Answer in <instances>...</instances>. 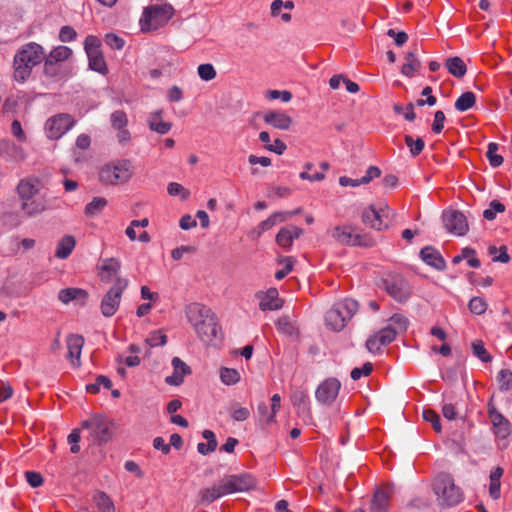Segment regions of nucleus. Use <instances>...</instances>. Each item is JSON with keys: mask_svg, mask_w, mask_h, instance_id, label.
<instances>
[{"mask_svg": "<svg viewBox=\"0 0 512 512\" xmlns=\"http://www.w3.org/2000/svg\"><path fill=\"white\" fill-rule=\"evenodd\" d=\"M487 414L492 424L494 434L500 439H506L511 434V424L509 420L497 410L493 396H491L487 402Z\"/></svg>", "mask_w": 512, "mask_h": 512, "instance_id": "10", "label": "nucleus"}, {"mask_svg": "<svg viewBox=\"0 0 512 512\" xmlns=\"http://www.w3.org/2000/svg\"><path fill=\"white\" fill-rule=\"evenodd\" d=\"M433 490L442 506H454L463 500L461 489L455 485L453 477L448 473H441L435 478Z\"/></svg>", "mask_w": 512, "mask_h": 512, "instance_id": "3", "label": "nucleus"}, {"mask_svg": "<svg viewBox=\"0 0 512 512\" xmlns=\"http://www.w3.org/2000/svg\"><path fill=\"white\" fill-rule=\"evenodd\" d=\"M443 223L450 233L457 236H464L469 230L466 216L456 210L445 212L443 214Z\"/></svg>", "mask_w": 512, "mask_h": 512, "instance_id": "12", "label": "nucleus"}, {"mask_svg": "<svg viewBox=\"0 0 512 512\" xmlns=\"http://www.w3.org/2000/svg\"><path fill=\"white\" fill-rule=\"evenodd\" d=\"M127 285L126 279L116 278L114 285L104 295L100 304L101 313L104 317H112L117 312Z\"/></svg>", "mask_w": 512, "mask_h": 512, "instance_id": "7", "label": "nucleus"}, {"mask_svg": "<svg viewBox=\"0 0 512 512\" xmlns=\"http://www.w3.org/2000/svg\"><path fill=\"white\" fill-rule=\"evenodd\" d=\"M473 354L478 357L482 362H490L491 356L484 347L482 341H475L472 343Z\"/></svg>", "mask_w": 512, "mask_h": 512, "instance_id": "53", "label": "nucleus"}, {"mask_svg": "<svg viewBox=\"0 0 512 512\" xmlns=\"http://www.w3.org/2000/svg\"><path fill=\"white\" fill-rule=\"evenodd\" d=\"M20 210L26 217H34L46 210V200L38 196L29 200L21 201Z\"/></svg>", "mask_w": 512, "mask_h": 512, "instance_id": "28", "label": "nucleus"}, {"mask_svg": "<svg viewBox=\"0 0 512 512\" xmlns=\"http://www.w3.org/2000/svg\"><path fill=\"white\" fill-rule=\"evenodd\" d=\"M257 297L260 299L259 308L262 311L279 310L283 306V301L279 298L276 288H270L266 292H259Z\"/></svg>", "mask_w": 512, "mask_h": 512, "instance_id": "22", "label": "nucleus"}, {"mask_svg": "<svg viewBox=\"0 0 512 512\" xmlns=\"http://www.w3.org/2000/svg\"><path fill=\"white\" fill-rule=\"evenodd\" d=\"M377 334L380 337V344L388 345L396 338V330L392 329V326L384 327Z\"/></svg>", "mask_w": 512, "mask_h": 512, "instance_id": "54", "label": "nucleus"}, {"mask_svg": "<svg viewBox=\"0 0 512 512\" xmlns=\"http://www.w3.org/2000/svg\"><path fill=\"white\" fill-rule=\"evenodd\" d=\"M497 380L499 388L502 391H508L512 388V371L509 369H502L498 373Z\"/></svg>", "mask_w": 512, "mask_h": 512, "instance_id": "49", "label": "nucleus"}, {"mask_svg": "<svg viewBox=\"0 0 512 512\" xmlns=\"http://www.w3.org/2000/svg\"><path fill=\"white\" fill-rule=\"evenodd\" d=\"M271 413L266 418V424L275 422L276 414L281 408V397L279 394H274L271 398Z\"/></svg>", "mask_w": 512, "mask_h": 512, "instance_id": "55", "label": "nucleus"}, {"mask_svg": "<svg viewBox=\"0 0 512 512\" xmlns=\"http://www.w3.org/2000/svg\"><path fill=\"white\" fill-rule=\"evenodd\" d=\"M263 119L268 125L280 130H288L293 122L289 115L279 111L267 112Z\"/></svg>", "mask_w": 512, "mask_h": 512, "instance_id": "29", "label": "nucleus"}, {"mask_svg": "<svg viewBox=\"0 0 512 512\" xmlns=\"http://www.w3.org/2000/svg\"><path fill=\"white\" fill-rule=\"evenodd\" d=\"M362 221L365 225L378 231L388 227V223L383 220V215L373 205L363 211Z\"/></svg>", "mask_w": 512, "mask_h": 512, "instance_id": "25", "label": "nucleus"}, {"mask_svg": "<svg viewBox=\"0 0 512 512\" xmlns=\"http://www.w3.org/2000/svg\"><path fill=\"white\" fill-rule=\"evenodd\" d=\"M86 297L87 292L80 288H65L58 293V299L65 304L75 299H86Z\"/></svg>", "mask_w": 512, "mask_h": 512, "instance_id": "36", "label": "nucleus"}, {"mask_svg": "<svg viewBox=\"0 0 512 512\" xmlns=\"http://www.w3.org/2000/svg\"><path fill=\"white\" fill-rule=\"evenodd\" d=\"M499 146L497 143L491 142L488 144L486 157L492 167H499L503 163V157L497 154Z\"/></svg>", "mask_w": 512, "mask_h": 512, "instance_id": "45", "label": "nucleus"}, {"mask_svg": "<svg viewBox=\"0 0 512 512\" xmlns=\"http://www.w3.org/2000/svg\"><path fill=\"white\" fill-rule=\"evenodd\" d=\"M199 77L204 81H211L216 77V70L212 64H201L197 68Z\"/></svg>", "mask_w": 512, "mask_h": 512, "instance_id": "51", "label": "nucleus"}, {"mask_svg": "<svg viewBox=\"0 0 512 512\" xmlns=\"http://www.w3.org/2000/svg\"><path fill=\"white\" fill-rule=\"evenodd\" d=\"M420 258L427 265L436 270L443 271L446 268V262L438 250L432 246H426L420 251Z\"/></svg>", "mask_w": 512, "mask_h": 512, "instance_id": "26", "label": "nucleus"}, {"mask_svg": "<svg viewBox=\"0 0 512 512\" xmlns=\"http://www.w3.org/2000/svg\"><path fill=\"white\" fill-rule=\"evenodd\" d=\"M89 59V67L90 69L99 72L101 74H105L107 72V66L104 59V56L101 51L99 52H89L87 54Z\"/></svg>", "mask_w": 512, "mask_h": 512, "instance_id": "38", "label": "nucleus"}, {"mask_svg": "<svg viewBox=\"0 0 512 512\" xmlns=\"http://www.w3.org/2000/svg\"><path fill=\"white\" fill-rule=\"evenodd\" d=\"M291 402L294 408L296 409V413L299 417H301L304 421L311 420V410L309 405V396L303 390H294L291 393Z\"/></svg>", "mask_w": 512, "mask_h": 512, "instance_id": "18", "label": "nucleus"}, {"mask_svg": "<svg viewBox=\"0 0 512 512\" xmlns=\"http://www.w3.org/2000/svg\"><path fill=\"white\" fill-rule=\"evenodd\" d=\"M105 42L110 48L116 50H121L125 45V41L114 33L107 34L105 36Z\"/></svg>", "mask_w": 512, "mask_h": 512, "instance_id": "60", "label": "nucleus"}, {"mask_svg": "<svg viewBox=\"0 0 512 512\" xmlns=\"http://www.w3.org/2000/svg\"><path fill=\"white\" fill-rule=\"evenodd\" d=\"M173 374L165 378V382L168 385L178 386L182 384L184 377L191 374L190 367L183 362L179 357L172 359Z\"/></svg>", "mask_w": 512, "mask_h": 512, "instance_id": "24", "label": "nucleus"}, {"mask_svg": "<svg viewBox=\"0 0 512 512\" xmlns=\"http://www.w3.org/2000/svg\"><path fill=\"white\" fill-rule=\"evenodd\" d=\"M76 241L71 235L64 236L58 243L55 256L59 259H66L75 248Z\"/></svg>", "mask_w": 512, "mask_h": 512, "instance_id": "34", "label": "nucleus"}, {"mask_svg": "<svg viewBox=\"0 0 512 512\" xmlns=\"http://www.w3.org/2000/svg\"><path fill=\"white\" fill-rule=\"evenodd\" d=\"M100 386H103L106 389H110L112 382L107 376L99 375L94 383L88 384L86 386V390L88 393L96 394L100 391Z\"/></svg>", "mask_w": 512, "mask_h": 512, "instance_id": "46", "label": "nucleus"}, {"mask_svg": "<svg viewBox=\"0 0 512 512\" xmlns=\"http://www.w3.org/2000/svg\"><path fill=\"white\" fill-rule=\"evenodd\" d=\"M421 62L416 57L415 52H408L405 56V62L402 65L401 73L407 77H413L414 74L420 69Z\"/></svg>", "mask_w": 512, "mask_h": 512, "instance_id": "33", "label": "nucleus"}, {"mask_svg": "<svg viewBox=\"0 0 512 512\" xmlns=\"http://www.w3.org/2000/svg\"><path fill=\"white\" fill-rule=\"evenodd\" d=\"M230 414L235 421H245L250 416V410L246 407L236 405L230 409Z\"/></svg>", "mask_w": 512, "mask_h": 512, "instance_id": "57", "label": "nucleus"}, {"mask_svg": "<svg viewBox=\"0 0 512 512\" xmlns=\"http://www.w3.org/2000/svg\"><path fill=\"white\" fill-rule=\"evenodd\" d=\"M85 51L87 54L89 52H99L100 50V41L96 36L89 35L86 37L85 42Z\"/></svg>", "mask_w": 512, "mask_h": 512, "instance_id": "63", "label": "nucleus"}, {"mask_svg": "<svg viewBox=\"0 0 512 512\" xmlns=\"http://www.w3.org/2000/svg\"><path fill=\"white\" fill-rule=\"evenodd\" d=\"M341 383L336 378L324 380L316 389V399L322 404H331L337 397Z\"/></svg>", "mask_w": 512, "mask_h": 512, "instance_id": "14", "label": "nucleus"}, {"mask_svg": "<svg viewBox=\"0 0 512 512\" xmlns=\"http://www.w3.org/2000/svg\"><path fill=\"white\" fill-rule=\"evenodd\" d=\"M373 370V365L370 362H366L361 368H354L351 371V378L353 380H359L362 376H369Z\"/></svg>", "mask_w": 512, "mask_h": 512, "instance_id": "59", "label": "nucleus"}, {"mask_svg": "<svg viewBox=\"0 0 512 512\" xmlns=\"http://www.w3.org/2000/svg\"><path fill=\"white\" fill-rule=\"evenodd\" d=\"M111 125L114 129L124 128L127 126L128 119L127 115L122 110L114 111L111 114Z\"/></svg>", "mask_w": 512, "mask_h": 512, "instance_id": "52", "label": "nucleus"}, {"mask_svg": "<svg viewBox=\"0 0 512 512\" xmlns=\"http://www.w3.org/2000/svg\"><path fill=\"white\" fill-rule=\"evenodd\" d=\"M107 206V200L103 197H94L91 202L85 206V215L94 217L99 215Z\"/></svg>", "mask_w": 512, "mask_h": 512, "instance_id": "39", "label": "nucleus"}, {"mask_svg": "<svg viewBox=\"0 0 512 512\" xmlns=\"http://www.w3.org/2000/svg\"><path fill=\"white\" fill-rule=\"evenodd\" d=\"M93 500L100 512H115V506L113 504V501L106 493L98 491L93 496Z\"/></svg>", "mask_w": 512, "mask_h": 512, "instance_id": "37", "label": "nucleus"}, {"mask_svg": "<svg viewBox=\"0 0 512 512\" xmlns=\"http://www.w3.org/2000/svg\"><path fill=\"white\" fill-rule=\"evenodd\" d=\"M185 314L188 322L193 326V328H196L210 318L216 317V315L209 307L201 303L189 304L186 307Z\"/></svg>", "mask_w": 512, "mask_h": 512, "instance_id": "15", "label": "nucleus"}, {"mask_svg": "<svg viewBox=\"0 0 512 512\" xmlns=\"http://www.w3.org/2000/svg\"><path fill=\"white\" fill-rule=\"evenodd\" d=\"M383 346H386V345L380 344V337L377 333L370 336L366 341V348L371 353H379Z\"/></svg>", "mask_w": 512, "mask_h": 512, "instance_id": "61", "label": "nucleus"}, {"mask_svg": "<svg viewBox=\"0 0 512 512\" xmlns=\"http://www.w3.org/2000/svg\"><path fill=\"white\" fill-rule=\"evenodd\" d=\"M488 254L493 262L508 263L510 261L508 249L505 245L500 247L494 245L489 246Z\"/></svg>", "mask_w": 512, "mask_h": 512, "instance_id": "41", "label": "nucleus"}, {"mask_svg": "<svg viewBox=\"0 0 512 512\" xmlns=\"http://www.w3.org/2000/svg\"><path fill=\"white\" fill-rule=\"evenodd\" d=\"M404 140L413 157L418 156L425 147V143L420 137L414 139L411 135H405Z\"/></svg>", "mask_w": 512, "mask_h": 512, "instance_id": "42", "label": "nucleus"}, {"mask_svg": "<svg viewBox=\"0 0 512 512\" xmlns=\"http://www.w3.org/2000/svg\"><path fill=\"white\" fill-rule=\"evenodd\" d=\"M445 114L443 111H436L434 114V121L432 124V131L436 134L442 132L444 128Z\"/></svg>", "mask_w": 512, "mask_h": 512, "instance_id": "64", "label": "nucleus"}, {"mask_svg": "<svg viewBox=\"0 0 512 512\" xmlns=\"http://www.w3.org/2000/svg\"><path fill=\"white\" fill-rule=\"evenodd\" d=\"M82 427L90 429L99 442H108L112 437V422L102 415H93L82 423Z\"/></svg>", "mask_w": 512, "mask_h": 512, "instance_id": "11", "label": "nucleus"}, {"mask_svg": "<svg viewBox=\"0 0 512 512\" xmlns=\"http://www.w3.org/2000/svg\"><path fill=\"white\" fill-rule=\"evenodd\" d=\"M66 344L68 349L67 359L74 367H79L81 364V352L84 345L83 336L78 334H70L66 338Z\"/></svg>", "mask_w": 512, "mask_h": 512, "instance_id": "19", "label": "nucleus"}, {"mask_svg": "<svg viewBox=\"0 0 512 512\" xmlns=\"http://www.w3.org/2000/svg\"><path fill=\"white\" fill-rule=\"evenodd\" d=\"M358 310V303L353 299H344L333 305L325 316L326 325L334 330L341 331L347 322Z\"/></svg>", "mask_w": 512, "mask_h": 512, "instance_id": "5", "label": "nucleus"}, {"mask_svg": "<svg viewBox=\"0 0 512 512\" xmlns=\"http://www.w3.org/2000/svg\"><path fill=\"white\" fill-rule=\"evenodd\" d=\"M167 192L170 196L181 195L182 199H187L189 192L179 183L171 182L168 184Z\"/></svg>", "mask_w": 512, "mask_h": 512, "instance_id": "58", "label": "nucleus"}, {"mask_svg": "<svg viewBox=\"0 0 512 512\" xmlns=\"http://www.w3.org/2000/svg\"><path fill=\"white\" fill-rule=\"evenodd\" d=\"M77 36L75 29L71 26H63L59 32V40L61 42L73 41Z\"/></svg>", "mask_w": 512, "mask_h": 512, "instance_id": "62", "label": "nucleus"}, {"mask_svg": "<svg viewBox=\"0 0 512 512\" xmlns=\"http://www.w3.org/2000/svg\"><path fill=\"white\" fill-rule=\"evenodd\" d=\"M385 291L394 300L406 302L411 295V287L408 281L400 274H389L383 279Z\"/></svg>", "mask_w": 512, "mask_h": 512, "instance_id": "8", "label": "nucleus"}, {"mask_svg": "<svg viewBox=\"0 0 512 512\" xmlns=\"http://www.w3.org/2000/svg\"><path fill=\"white\" fill-rule=\"evenodd\" d=\"M476 96L473 92L467 91L460 95L455 102V109L460 112L469 110L475 105Z\"/></svg>", "mask_w": 512, "mask_h": 512, "instance_id": "40", "label": "nucleus"}, {"mask_svg": "<svg viewBox=\"0 0 512 512\" xmlns=\"http://www.w3.org/2000/svg\"><path fill=\"white\" fill-rule=\"evenodd\" d=\"M505 211V206L498 200H492L490 202L489 208L485 209L483 211V217L488 220L492 221L496 218L497 213H502Z\"/></svg>", "mask_w": 512, "mask_h": 512, "instance_id": "47", "label": "nucleus"}, {"mask_svg": "<svg viewBox=\"0 0 512 512\" xmlns=\"http://www.w3.org/2000/svg\"><path fill=\"white\" fill-rule=\"evenodd\" d=\"M445 66L449 73L456 78L463 77L467 72V67L464 61L460 57H450L446 60Z\"/></svg>", "mask_w": 512, "mask_h": 512, "instance_id": "35", "label": "nucleus"}, {"mask_svg": "<svg viewBox=\"0 0 512 512\" xmlns=\"http://www.w3.org/2000/svg\"><path fill=\"white\" fill-rule=\"evenodd\" d=\"M174 15V9L169 4L151 5L143 10L139 20L142 32H150L164 26Z\"/></svg>", "mask_w": 512, "mask_h": 512, "instance_id": "4", "label": "nucleus"}, {"mask_svg": "<svg viewBox=\"0 0 512 512\" xmlns=\"http://www.w3.org/2000/svg\"><path fill=\"white\" fill-rule=\"evenodd\" d=\"M331 237L341 245L355 246L362 245V236L355 232L349 225H338L330 231Z\"/></svg>", "mask_w": 512, "mask_h": 512, "instance_id": "13", "label": "nucleus"}, {"mask_svg": "<svg viewBox=\"0 0 512 512\" xmlns=\"http://www.w3.org/2000/svg\"><path fill=\"white\" fill-rule=\"evenodd\" d=\"M468 307L471 313L482 315L486 312L488 305L484 298L475 296L469 301Z\"/></svg>", "mask_w": 512, "mask_h": 512, "instance_id": "48", "label": "nucleus"}, {"mask_svg": "<svg viewBox=\"0 0 512 512\" xmlns=\"http://www.w3.org/2000/svg\"><path fill=\"white\" fill-rule=\"evenodd\" d=\"M303 233V230L297 226L291 225L283 227L276 235V243L283 249H289L295 239H298Z\"/></svg>", "mask_w": 512, "mask_h": 512, "instance_id": "23", "label": "nucleus"}, {"mask_svg": "<svg viewBox=\"0 0 512 512\" xmlns=\"http://www.w3.org/2000/svg\"><path fill=\"white\" fill-rule=\"evenodd\" d=\"M393 494V487L390 485H383L378 488L371 500V512H388L390 499Z\"/></svg>", "mask_w": 512, "mask_h": 512, "instance_id": "17", "label": "nucleus"}, {"mask_svg": "<svg viewBox=\"0 0 512 512\" xmlns=\"http://www.w3.org/2000/svg\"><path fill=\"white\" fill-rule=\"evenodd\" d=\"M147 123L150 130L161 135L167 134L172 128L171 122L163 121L162 110L152 112L147 118Z\"/></svg>", "mask_w": 512, "mask_h": 512, "instance_id": "30", "label": "nucleus"}, {"mask_svg": "<svg viewBox=\"0 0 512 512\" xmlns=\"http://www.w3.org/2000/svg\"><path fill=\"white\" fill-rule=\"evenodd\" d=\"M0 156L9 162L19 163L25 159V152L22 147L11 140H0Z\"/></svg>", "mask_w": 512, "mask_h": 512, "instance_id": "20", "label": "nucleus"}, {"mask_svg": "<svg viewBox=\"0 0 512 512\" xmlns=\"http://www.w3.org/2000/svg\"><path fill=\"white\" fill-rule=\"evenodd\" d=\"M133 174L129 160H119L103 166L99 172L101 182L110 185L126 183Z\"/></svg>", "mask_w": 512, "mask_h": 512, "instance_id": "6", "label": "nucleus"}, {"mask_svg": "<svg viewBox=\"0 0 512 512\" xmlns=\"http://www.w3.org/2000/svg\"><path fill=\"white\" fill-rule=\"evenodd\" d=\"M146 342L150 347L163 346L167 342V336L161 331H154L146 339Z\"/></svg>", "mask_w": 512, "mask_h": 512, "instance_id": "56", "label": "nucleus"}, {"mask_svg": "<svg viewBox=\"0 0 512 512\" xmlns=\"http://www.w3.org/2000/svg\"><path fill=\"white\" fill-rule=\"evenodd\" d=\"M45 58L41 45L30 42L23 45L14 56V78L16 81L24 82L31 75L32 69L40 64Z\"/></svg>", "mask_w": 512, "mask_h": 512, "instance_id": "2", "label": "nucleus"}, {"mask_svg": "<svg viewBox=\"0 0 512 512\" xmlns=\"http://www.w3.org/2000/svg\"><path fill=\"white\" fill-rule=\"evenodd\" d=\"M74 125V120L67 113H60L47 119L45 123V132L49 139L57 140L61 138Z\"/></svg>", "mask_w": 512, "mask_h": 512, "instance_id": "9", "label": "nucleus"}, {"mask_svg": "<svg viewBox=\"0 0 512 512\" xmlns=\"http://www.w3.org/2000/svg\"><path fill=\"white\" fill-rule=\"evenodd\" d=\"M100 278L102 281L110 282L117 276L120 270V262L115 258L104 259L100 265Z\"/></svg>", "mask_w": 512, "mask_h": 512, "instance_id": "31", "label": "nucleus"}, {"mask_svg": "<svg viewBox=\"0 0 512 512\" xmlns=\"http://www.w3.org/2000/svg\"><path fill=\"white\" fill-rule=\"evenodd\" d=\"M195 332L197 333L198 337L201 341L204 343H211L213 342L220 332V327L217 321V317L210 318L207 321H204L201 325L194 328Z\"/></svg>", "mask_w": 512, "mask_h": 512, "instance_id": "21", "label": "nucleus"}, {"mask_svg": "<svg viewBox=\"0 0 512 512\" xmlns=\"http://www.w3.org/2000/svg\"><path fill=\"white\" fill-rule=\"evenodd\" d=\"M71 55L72 50L67 46H58L54 48L45 60V71L49 73L54 63L65 61L70 58Z\"/></svg>", "mask_w": 512, "mask_h": 512, "instance_id": "32", "label": "nucleus"}, {"mask_svg": "<svg viewBox=\"0 0 512 512\" xmlns=\"http://www.w3.org/2000/svg\"><path fill=\"white\" fill-rule=\"evenodd\" d=\"M300 212V208L292 212H275L270 215L266 220L260 222L257 227L251 232L255 238H259L264 232L272 229L277 223L286 221L291 216Z\"/></svg>", "mask_w": 512, "mask_h": 512, "instance_id": "16", "label": "nucleus"}, {"mask_svg": "<svg viewBox=\"0 0 512 512\" xmlns=\"http://www.w3.org/2000/svg\"><path fill=\"white\" fill-rule=\"evenodd\" d=\"M409 324V320L401 315V314H394L389 319V325L392 326V329L396 330V335L398 333H403L407 330Z\"/></svg>", "mask_w": 512, "mask_h": 512, "instance_id": "44", "label": "nucleus"}, {"mask_svg": "<svg viewBox=\"0 0 512 512\" xmlns=\"http://www.w3.org/2000/svg\"><path fill=\"white\" fill-rule=\"evenodd\" d=\"M20 201L29 200L40 195L38 181L30 178L22 179L16 187Z\"/></svg>", "mask_w": 512, "mask_h": 512, "instance_id": "27", "label": "nucleus"}, {"mask_svg": "<svg viewBox=\"0 0 512 512\" xmlns=\"http://www.w3.org/2000/svg\"><path fill=\"white\" fill-rule=\"evenodd\" d=\"M423 418L425 421L431 423L435 432L440 433L442 431L440 417L435 411L431 409H425L423 411Z\"/></svg>", "mask_w": 512, "mask_h": 512, "instance_id": "50", "label": "nucleus"}, {"mask_svg": "<svg viewBox=\"0 0 512 512\" xmlns=\"http://www.w3.org/2000/svg\"><path fill=\"white\" fill-rule=\"evenodd\" d=\"M256 486V481L250 474L228 475L223 477L211 488L200 491V499L203 503H211L218 498L236 493L249 491Z\"/></svg>", "mask_w": 512, "mask_h": 512, "instance_id": "1", "label": "nucleus"}, {"mask_svg": "<svg viewBox=\"0 0 512 512\" xmlns=\"http://www.w3.org/2000/svg\"><path fill=\"white\" fill-rule=\"evenodd\" d=\"M220 379L225 385H234L239 382L240 374L236 369L223 367L220 370Z\"/></svg>", "mask_w": 512, "mask_h": 512, "instance_id": "43", "label": "nucleus"}]
</instances>
